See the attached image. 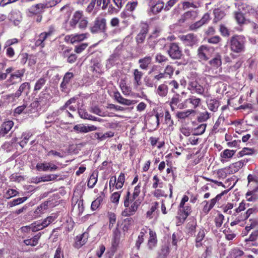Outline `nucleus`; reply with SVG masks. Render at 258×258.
I'll return each mask as SVG.
<instances>
[{
    "instance_id": "nucleus-1",
    "label": "nucleus",
    "mask_w": 258,
    "mask_h": 258,
    "mask_svg": "<svg viewBox=\"0 0 258 258\" xmlns=\"http://www.w3.org/2000/svg\"><path fill=\"white\" fill-rule=\"evenodd\" d=\"M123 203L124 209L121 212V215L123 217H131L134 215L138 211L141 204V200H134L131 199L130 196V189H127L123 195Z\"/></svg>"
},
{
    "instance_id": "nucleus-2",
    "label": "nucleus",
    "mask_w": 258,
    "mask_h": 258,
    "mask_svg": "<svg viewBox=\"0 0 258 258\" xmlns=\"http://www.w3.org/2000/svg\"><path fill=\"white\" fill-rule=\"evenodd\" d=\"M52 98V95L48 92V88L46 87L43 91L40 92L38 98L32 102L29 106L28 113H34L41 108H47L49 105Z\"/></svg>"
},
{
    "instance_id": "nucleus-3",
    "label": "nucleus",
    "mask_w": 258,
    "mask_h": 258,
    "mask_svg": "<svg viewBox=\"0 0 258 258\" xmlns=\"http://www.w3.org/2000/svg\"><path fill=\"white\" fill-rule=\"evenodd\" d=\"M246 39L242 35L235 34L231 36L229 40V46L231 52L239 55L246 51Z\"/></svg>"
},
{
    "instance_id": "nucleus-4",
    "label": "nucleus",
    "mask_w": 258,
    "mask_h": 258,
    "mask_svg": "<svg viewBox=\"0 0 258 258\" xmlns=\"http://www.w3.org/2000/svg\"><path fill=\"white\" fill-rule=\"evenodd\" d=\"M107 29L106 19L102 17H97L93 22L92 26L90 27V31L92 34H106Z\"/></svg>"
},
{
    "instance_id": "nucleus-5",
    "label": "nucleus",
    "mask_w": 258,
    "mask_h": 258,
    "mask_svg": "<svg viewBox=\"0 0 258 258\" xmlns=\"http://www.w3.org/2000/svg\"><path fill=\"white\" fill-rule=\"evenodd\" d=\"M43 4L39 3L32 6L26 11L27 16L31 18L35 17L37 23H40L43 18L42 14L44 12Z\"/></svg>"
},
{
    "instance_id": "nucleus-6",
    "label": "nucleus",
    "mask_w": 258,
    "mask_h": 258,
    "mask_svg": "<svg viewBox=\"0 0 258 258\" xmlns=\"http://www.w3.org/2000/svg\"><path fill=\"white\" fill-rule=\"evenodd\" d=\"M78 23L79 24V27L82 29H85L88 23L87 18L84 17L83 12L80 11L75 12L70 21V25L72 28H75Z\"/></svg>"
},
{
    "instance_id": "nucleus-7",
    "label": "nucleus",
    "mask_w": 258,
    "mask_h": 258,
    "mask_svg": "<svg viewBox=\"0 0 258 258\" xmlns=\"http://www.w3.org/2000/svg\"><path fill=\"white\" fill-rule=\"evenodd\" d=\"M55 32V29L54 25H51L49 26L47 31L41 33L36 37L35 44L36 46L43 48L45 46V41L54 35Z\"/></svg>"
},
{
    "instance_id": "nucleus-8",
    "label": "nucleus",
    "mask_w": 258,
    "mask_h": 258,
    "mask_svg": "<svg viewBox=\"0 0 258 258\" xmlns=\"http://www.w3.org/2000/svg\"><path fill=\"white\" fill-rule=\"evenodd\" d=\"M234 185L231 186L229 189L225 190L221 192L220 194L217 195L215 198L212 199L210 201H204L202 204H204L203 208V212L204 214H207L214 207L217 202H218L222 198V197L227 194L229 190L233 187Z\"/></svg>"
},
{
    "instance_id": "nucleus-9",
    "label": "nucleus",
    "mask_w": 258,
    "mask_h": 258,
    "mask_svg": "<svg viewBox=\"0 0 258 258\" xmlns=\"http://www.w3.org/2000/svg\"><path fill=\"white\" fill-rule=\"evenodd\" d=\"M191 213V208L190 206L185 205L181 207L180 205H179L177 215L176 217L178 225L183 224Z\"/></svg>"
},
{
    "instance_id": "nucleus-10",
    "label": "nucleus",
    "mask_w": 258,
    "mask_h": 258,
    "mask_svg": "<svg viewBox=\"0 0 258 258\" xmlns=\"http://www.w3.org/2000/svg\"><path fill=\"white\" fill-rule=\"evenodd\" d=\"M167 53L172 59H180L181 58L183 53L182 49L178 43L175 42L170 43L168 46Z\"/></svg>"
},
{
    "instance_id": "nucleus-11",
    "label": "nucleus",
    "mask_w": 258,
    "mask_h": 258,
    "mask_svg": "<svg viewBox=\"0 0 258 258\" xmlns=\"http://www.w3.org/2000/svg\"><path fill=\"white\" fill-rule=\"evenodd\" d=\"M213 52V49L212 48L205 45H202L198 49L197 56L200 60L206 61L211 57Z\"/></svg>"
},
{
    "instance_id": "nucleus-12",
    "label": "nucleus",
    "mask_w": 258,
    "mask_h": 258,
    "mask_svg": "<svg viewBox=\"0 0 258 258\" xmlns=\"http://www.w3.org/2000/svg\"><path fill=\"white\" fill-rule=\"evenodd\" d=\"M181 100V96L179 94H174L172 96L169 102V105L172 111L175 109H183L188 107V105L184 104V101L180 103Z\"/></svg>"
},
{
    "instance_id": "nucleus-13",
    "label": "nucleus",
    "mask_w": 258,
    "mask_h": 258,
    "mask_svg": "<svg viewBox=\"0 0 258 258\" xmlns=\"http://www.w3.org/2000/svg\"><path fill=\"white\" fill-rule=\"evenodd\" d=\"M25 69H21L10 74V77L8 79V82L11 85L16 84L22 81V78L24 77L25 73Z\"/></svg>"
},
{
    "instance_id": "nucleus-14",
    "label": "nucleus",
    "mask_w": 258,
    "mask_h": 258,
    "mask_svg": "<svg viewBox=\"0 0 258 258\" xmlns=\"http://www.w3.org/2000/svg\"><path fill=\"white\" fill-rule=\"evenodd\" d=\"M151 78H148L145 81L146 85L149 87L156 86L157 83L161 80L166 78L162 72H157V74L150 76Z\"/></svg>"
},
{
    "instance_id": "nucleus-15",
    "label": "nucleus",
    "mask_w": 258,
    "mask_h": 258,
    "mask_svg": "<svg viewBox=\"0 0 258 258\" xmlns=\"http://www.w3.org/2000/svg\"><path fill=\"white\" fill-rule=\"evenodd\" d=\"M163 116V113H156L155 115L150 116L147 120V124L152 130L157 129L160 124V117Z\"/></svg>"
},
{
    "instance_id": "nucleus-16",
    "label": "nucleus",
    "mask_w": 258,
    "mask_h": 258,
    "mask_svg": "<svg viewBox=\"0 0 258 258\" xmlns=\"http://www.w3.org/2000/svg\"><path fill=\"white\" fill-rule=\"evenodd\" d=\"M149 237L148 238L147 247L150 250H153L157 245L158 239L156 232L152 229H149Z\"/></svg>"
},
{
    "instance_id": "nucleus-17",
    "label": "nucleus",
    "mask_w": 258,
    "mask_h": 258,
    "mask_svg": "<svg viewBox=\"0 0 258 258\" xmlns=\"http://www.w3.org/2000/svg\"><path fill=\"white\" fill-rule=\"evenodd\" d=\"M188 89L191 93H197L201 95L204 94L205 91L203 86L196 80L189 82Z\"/></svg>"
},
{
    "instance_id": "nucleus-18",
    "label": "nucleus",
    "mask_w": 258,
    "mask_h": 258,
    "mask_svg": "<svg viewBox=\"0 0 258 258\" xmlns=\"http://www.w3.org/2000/svg\"><path fill=\"white\" fill-rule=\"evenodd\" d=\"M74 77V75L72 72H68L64 74L60 85V90L62 92L67 91L68 89L69 84L71 83Z\"/></svg>"
},
{
    "instance_id": "nucleus-19",
    "label": "nucleus",
    "mask_w": 258,
    "mask_h": 258,
    "mask_svg": "<svg viewBox=\"0 0 258 258\" xmlns=\"http://www.w3.org/2000/svg\"><path fill=\"white\" fill-rule=\"evenodd\" d=\"M180 39L186 45L192 46L197 41V36L192 33L179 36Z\"/></svg>"
},
{
    "instance_id": "nucleus-20",
    "label": "nucleus",
    "mask_w": 258,
    "mask_h": 258,
    "mask_svg": "<svg viewBox=\"0 0 258 258\" xmlns=\"http://www.w3.org/2000/svg\"><path fill=\"white\" fill-rule=\"evenodd\" d=\"M233 15L235 21L240 26L250 23V21L246 19L244 14L240 9L238 11L234 12Z\"/></svg>"
},
{
    "instance_id": "nucleus-21",
    "label": "nucleus",
    "mask_w": 258,
    "mask_h": 258,
    "mask_svg": "<svg viewBox=\"0 0 258 258\" xmlns=\"http://www.w3.org/2000/svg\"><path fill=\"white\" fill-rule=\"evenodd\" d=\"M152 56L146 55L139 59L138 63L140 69L147 71L152 63Z\"/></svg>"
},
{
    "instance_id": "nucleus-22",
    "label": "nucleus",
    "mask_w": 258,
    "mask_h": 258,
    "mask_svg": "<svg viewBox=\"0 0 258 258\" xmlns=\"http://www.w3.org/2000/svg\"><path fill=\"white\" fill-rule=\"evenodd\" d=\"M202 100L196 96H191L184 101V104L187 105L190 104L189 107L195 110L201 104Z\"/></svg>"
},
{
    "instance_id": "nucleus-23",
    "label": "nucleus",
    "mask_w": 258,
    "mask_h": 258,
    "mask_svg": "<svg viewBox=\"0 0 258 258\" xmlns=\"http://www.w3.org/2000/svg\"><path fill=\"white\" fill-rule=\"evenodd\" d=\"M30 86V83L28 82H25L22 83L20 86L18 90L16 92V93L8 95L7 96V99H9L10 98H12L13 99L15 98H19L21 95L22 92L25 90L27 88L29 89Z\"/></svg>"
},
{
    "instance_id": "nucleus-24",
    "label": "nucleus",
    "mask_w": 258,
    "mask_h": 258,
    "mask_svg": "<svg viewBox=\"0 0 258 258\" xmlns=\"http://www.w3.org/2000/svg\"><path fill=\"white\" fill-rule=\"evenodd\" d=\"M14 125V122L12 120H8L4 122L0 127V134L5 136L11 130Z\"/></svg>"
},
{
    "instance_id": "nucleus-25",
    "label": "nucleus",
    "mask_w": 258,
    "mask_h": 258,
    "mask_svg": "<svg viewBox=\"0 0 258 258\" xmlns=\"http://www.w3.org/2000/svg\"><path fill=\"white\" fill-rule=\"evenodd\" d=\"M195 18L194 11H187L184 13L179 20L180 23H189Z\"/></svg>"
},
{
    "instance_id": "nucleus-26",
    "label": "nucleus",
    "mask_w": 258,
    "mask_h": 258,
    "mask_svg": "<svg viewBox=\"0 0 258 258\" xmlns=\"http://www.w3.org/2000/svg\"><path fill=\"white\" fill-rule=\"evenodd\" d=\"M206 230L204 228H201L196 235L195 246L199 248L203 245L202 240L205 237Z\"/></svg>"
},
{
    "instance_id": "nucleus-27",
    "label": "nucleus",
    "mask_w": 258,
    "mask_h": 258,
    "mask_svg": "<svg viewBox=\"0 0 258 258\" xmlns=\"http://www.w3.org/2000/svg\"><path fill=\"white\" fill-rule=\"evenodd\" d=\"M209 64L212 68L217 69L222 65V56L217 53L214 57L209 61Z\"/></svg>"
},
{
    "instance_id": "nucleus-28",
    "label": "nucleus",
    "mask_w": 258,
    "mask_h": 258,
    "mask_svg": "<svg viewBox=\"0 0 258 258\" xmlns=\"http://www.w3.org/2000/svg\"><path fill=\"white\" fill-rule=\"evenodd\" d=\"M86 235L87 234L84 233L76 237L75 242L74 244V247L79 249L86 243L87 238H85Z\"/></svg>"
},
{
    "instance_id": "nucleus-29",
    "label": "nucleus",
    "mask_w": 258,
    "mask_h": 258,
    "mask_svg": "<svg viewBox=\"0 0 258 258\" xmlns=\"http://www.w3.org/2000/svg\"><path fill=\"white\" fill-rule=\"evenodd\" d=\"M41 235V233H38L30 239L24 240L23 242L27 246H35L38 244Z\"/></svg>"
},
{
    "instance_id": "nucleus-30",
    "label": "nucleus",
    "mask_w": 258,
    "mask_h": 258,
    "mask_svg": "<svg viewBox=\"0 0 258 258\" xmlns=\"http://www.w3.org/2000/svg\"><path fill=\"white\" fill-rule=\"evenodd\" d=\"M105 197L104 192H100V195L99 196L96 200L93 201L91 204V208L92 210L95 211L97 210L100 206L101 203L103 202V199Z\"/></svg>"
},
{
    "instance_id": "nucleus-31",
    "label": "nucleus",
    "mask_w": 258,
    "mask_h": 258,
    "mask_svg": "<svg viewBox=\"0 0 258 258\" xmlns=\"http://www.w3.org/2000/svg\"><path fill=\"white\" fill-rule=\"evenodd\" d=\"M144 73L139 71L138 69H136L134 70L133 72V76L134 79V85L138 86H140L142 84L141 80L143 76Z\"/></svg>"
},
{
    "instance_id": "nucleus-32",
    "label": "nucleus",
    "mask_w": 258,
    "mask_h": 258,
    "mask_svg": "<svg viewBox=\"0 0 258 258\" xmlns=\"http://www.w3.org/2000/svg\"><path fill=\"white\" fill-rule=\"evenodd\" d=\"M156 93L160 97H165L168 93V87L165 83L159 85L156 90Z\"/></svg>"
},
{
    "instance_id": "nucleus-33",
    "label": "nucleus",
    "mask_w": 258,
    "mask_h": 258,
    "mask_svg": "<svg viewBox=\"0 0 258 258\" xmlns=\"http://www.w3.org/2000/svg\"><path fill=\"white\" fill-rule=\"evenodd\" d=\"M196 111L194 109H188L183 111H178L176 113V117L178 119H185L188 118L191 114L195 113Z\"/></svg>"
},
{
    "instance_id": "nucleus-34",
    "label": "nucleus",
    "mask_w": 258,
    "mask_h": 258,
    "mask_svg": "<svg viewBox=\"0 0 258 258\" xmlns=\"http://www.w3.org/2000/svg\"><path fill=\"white\" fill-rule=\"evenodd\" d=\"M58 175L56 174H48L46 175L40 177H38L36 178V183H39L40 182H46V181H50L55 180Z\"/></svg>"
},
{
    "instance_id": "nucleus-35",
    "label": "nucleus",
    "mask_w": 258,
    "mask_h": 258,
    "mask_svg": "<svg viewBox=\"0 0 258 258\" xmlns=\"http://www.w3.org/2000/svg\"><path fill=\"white\" fill-rule=\"evenodd\" d=\"M46 79L44 77L39 78L36 82L34 87V92L37 93L40 91L45 85Z\"/></svg>"
},
{
    "instance_id": "nucleus-36",
    "label": "nucleus",
    "mask_w": 258,
    "mask_h": 258,
    "mask_svg": "<svg viewBox=\"0 0 258 258\" xmlns=\"http://www.w3.org/2000/svg\"><path fill=\"white\" fill-rule=\"evenodd\" d=\"M220 105V102L216 99H211L208 103V108L213 112H216L218 110V107Z\"/></svg>"
},
{
    "instance_id": "nucleus-37",
    "label": "nucleus",
    "mask_w": 258,
    "mask_h": 258,
    "mask_svg": "<svg viewBox=\"0 0 258 258\" xmlns=\"http://www.w3.org/2000/svg\"><path fill=\"white\" fill-rule=\"evenodd\" d=\"M141 183H139L138 185H137L134 189L133 192L132 194H131V191H130V196L131 197V199L134 200H141L139 196L141 192Z\"/></svg>"
},
{
    "instance_id": "nucleus-38",
    "label": "nucleus",
    "mask_w": 258,
    "mask_h": 258,
    "mask_svg": "<svg viewBox=\"0 0 258 258\" xmlns=\"http://www.w3.org/2000/svg\"><path fill=\"white\" fill-rule=\"evenodd\" d=\"M164 2L158 1L154 6H152L151 11L154 14H157L161 11L164 8Z\"/></svg>"
},
{
    "instance_id": "nucleus-39",
    "label": "nucleus",
    "mask_w": 258,
    "mask_h": 258,
    "mask_svg": "<svg viewBox=\"0 0 258 258\" xmlns=\"http://www.w3.org/2000/svg\"><path fill=\"white\" fill-rule=\"evenodd\" d=\"M120 88L122 93L125 96H128L131 92V88L128 86L124 80H121L120 83Z\"/></svg>"
},
{
    "instance_id": "nucleus-40",
    "label": "nucleus",
    "mask_w": 258,
    "mask_h": 258,
    "mask_svg": "<svg viewBox=\"0 0 258 258\" xmlns=\"http://www.w3.org/2000/svg\"><path fill=\"white\" fill-rule=\"evenodd\" d=\"M244 254V252L238 248L232 249L229 253L230 258H240Z\"/></svg>"
},
{
    "instance_id": "nucleus-41",
    "label": "nucleus",
    "mask_w": 258,
    "mask_h": 258,
    "mask_svg": "<svg viewBox=\"0 0 258 258\" xmlns=\"http://www.w3.org/2000/svg\"><path fill=\"white\" fill-rule=\"evenodd\" d=\"M214 18L213 20L214 23H217L218 21L222 20L225 16V13L219 9H215L214 11Z\"/></svg>"
},
{
    "instance_id": "nucleus-42",
    "label": "nucleus",
    "mask_w": 258,
    "mask_h": 258,
    "mask_svg": "<svg viewBox=\"0 0 258 258\" xmlns=\"http://www.w3.org/2000/svg\"><path fill=\"white\" fill-rule=\"evenodd\" d=\"M159 139L158 138H156L154 137H151L149 138V141L150 142L151 145L155 147L157 145V144L158 143L157 148L158 149H160L164 146L165 143L164 141H159Z\"/></svg>"
},
{
    "instance_id": "nucleus-43",
    "label": "nucleus",
    "mask_w": 258,
    "mask_h": 258,
    "mask_svg": "<svg viewBox=\"0 0 258 258\" xmlns=\"http://www.w3.org/2000/svg\"><path fill=\"white\" fill-rule=\"evenodd\" d=\"M87 37V33L76 34L71 38V42L72 43L81 42L85 40Z\"/></svg>"
},
{
    "instance_id": "nucleus-44",
    "label": "nucleus",
    "mask_w": 258,
    "mask_h": 258,
    "mask_svg": "<svg viewBox=\"0 0 258 258\" xmlns=\"http://www.w3.org/2000/svg\"><path fill=\"white\" fill-rule=\"evenodd\" d=\"M61 56L66 58L67 60L71 56L72 54L74 53L72 52V48L69 47H63L62 48V51L60 52Z\"/></svg>"
},
{
    "instance_id": "nucleus-45",
    "label": "nucleus",
    "mask_w": 258,
    "mask_h": 258,
    "mask_svg": "<svg viewBox=\"0 0 258 258\" xmlns=\"http://www.w3.org/2000/svg\"><path fill=\"white\" fill-rule=\"evenodd\" d=\"M159 207V203L155 202L152 204V206L150 209L146 213V217L147 218L152 219L153 218V213L158 209Z\"/></svg>"
},
{
    "instance_id": "nucleus-46",
    "label": "nucleus",
    "mask_w": 258,
    "mask_h": 258,
    "mask_svg": "<svg viewBox=\"0 0 258 258\" xmlns=\"http://www.w3.org/2000/svg\"><path fill=\"white\" fill-rule=\"evenodd\" d=\"M175 68L171 65L168 64L165 68L164 71L163 73L165 78L168 76L169 78H171L173 75Z\"/></svg>"
},
{
    "instance_id": "nucleus-47",
    "label": "nucleus",
    "mask_w": 258,
    "mask_h": 258,
    "mask_svg": "<svg viewBox=\"0 0 258 258\" xmlns=\"http://www.w3.org/2000/svg\"><path fill=\"white\" fill-rule=\"evenodd\" d=\"M107 216L109 219V228L111 229L113 227L116 221V216L113 212H108Z\"/></svg>"
},
{
    "instance_id": "nucleus-48",
    "label": "nucleus",
    "mask_w": 258,
    "mask_h": 258,
    "mask_svg": "<svg viewBox=\"0 0 258 258\" xmlns=\"http://www.w3.org/2000/svg\"><path fill=\"white\" fill-rule=\"evenodd\" d=\"M207 126L206 123H202L198 125L196 128L194 130V134L195 136H199L203 134L206 130V128Z\"/></svg>"
},
{
    "instance_id": "nucleus-49",
    "label": "nucleus",
    "mask_w": 258,
    "mask_h": 258,
    "mask_svg": "<svg viewBox=\"0 0 258 258\" xmlns=\"http://www.w3.org/2000/svg\"><path fill=\"white\" fill-rule=\"evenodd\" d=\"M125 181V174L121 172L118 177L117 181L116 183V188L120 189L123 186Z\"/></svg>"
},
{
    "instance_id": "nucleus-50",
    "label": "nucleus",
    "mask_w": 258,
    "mask_h": 258,
    "mask_svg": "<svg viewBox=\"0 0 258 258\" xmlns=\"http://www.w3.org/2000/svg\"><path fill=\"white\" fill-rule=\"evenodd\" d=\"M210 118V113L207 111L201 112L197 117V120L200 122L206 121Z\"/></svg>"
},
{
    "instance_id": "nucleus-51",
    "label": "nucleus",
    "mask_w": 258,
    "mask_h": 258,
    "mask_svg": "<svg viewBox=\"0 0 258 258\" xmlns=\"http://www.w3.org/2000/svg\"><path fill=\"white\" fill-rule=\"evenodd\" d=\"M165 122L168 127H171L174 124L173 120L168 110H166L164 113Z\"/></svg>"
},
{
    "instance_id": "nucleus-52",
    "label": "nucleus",
    "mask_w": 258,
    "mask_h": 258,
    "mask_svg": "<svg viewBox=\"0 0 258 258\" xmlns=\"http://www.w3.org/2000/svg\"><path fill=\"white\" fill-rule=\"evenodd\" d=\"M29 106L27 107V105L24 104L22 105L19 106L17 108H16L14 110V113L17 114H20L24 112L25 113H29L27 111H29Z\"/></svg>"
},
{
    "instance_id": "nucleus-53",
    "label": "nucleus",
    "mask_w": 258,
    "mask_h": 258,
    "mask_svg": "<svg viewBox=\"0 0 258 258\" xmlns=\"http://www.w3.org/2000/svg\"><path fill=\"white\" fill-rule=\"evenodd\" d=\"M36 169L39 171H46L49 169L50 163L43 162L37 163L36 166Z\"/></svg>"
},
{
    "instance_id": "nucleus-54",
    "label": "nucleus",
    "mask_w": 258,
    "mask_h": 258,
    "mask_svg": "<svg viewBox=\"0 0 258 258\" xmlns=\"http://www.w3.org/2000/svg\"><path fill=\"white\" fill-rule=\"evenodd\" d=\"M97 182V175H95L94 173H92L88 180L87 185L89 188H93Z\"/></svg>"
},
{
    "instance_id": "nucleus-55",
    "label": "nucleus",
    "mask_w": 258,
    "mask_h": 258,
    "mask_svg": "<svg viewBox=\"0 0 258 258\" xmlns=\"http://www.w3.org/2000/svg\"><path fill=\"white\" fill-rule=\"evenodd\" d=\"M224 220V216L222 214L218 213L217 216H216L214 222L217 228H220L222 226Z\"/></svg>"
},
{
    "instance_id": "nucleus-56",
    "label": "nucleus",
    "mask_w": 258,
    "mask_h": 258,
    "mask_svg": "<svg viewBox=\"0 0 258 258\" xmlns=\"http://www.w3.org/2000/svg\"><path fill=\"white\" fill-rule=\"evenodd\" d=\"M121 191H116L111 194L110 201L112 203L118 205L121 196Z\"/></svg>"
},
{
    "instance_id": "nucleus-57",
    "label": "nucleus",
    "mask_w": 258,
    "mask_h": 258,
    "mask_svg": "<svg viewBox=\"0 0 258 258\" xmlns=\"http://www.w3.org/2000/svg\"><path fill=\"white\" fill-rule=\"evenodd\" d=\"M27 199V197H22V198H19L16 199H14L12 201H10L9 203V205L11 207L18 205L24 202L25 201H26Z\"/></svg>"
},
{
    "instance_id": "nucleus-58",
    "label": "nucleus",
    "mask_w": 258,
    "mask_h": 258,
    "mask_svg": "<svg viewBox=\"0 0 258 258\" xmlns=\"http://www.w3.org/2000/svg\"><path fill=\"white\" fill-rule=\"evenodd\" d=\"M155 58L156 62L160 64L166 62L168 60V57L161 53H157Z\"/></svg>"
},
{
    "instance_id": "nucleus-59",
    "label": "nucleus",
    "mask_w": 258,
    "mask_h": 258,
    "mask_svg": "<svg viewBox=\"0 0 258 258\" xmlns=\"http://www.w3.org/2000/svg\"><path fill=\"white\" fill-rule=\"evenodd\" d=\"M235 151L229 149H225L221 153V157L222 158L228 159L232 157L234 155Z\"/></svg>"
},
{
    "instance_id": "nucleus-60",
    "label": "nucleus",
    "mask_w": 258,
    "mask_h": 258,
    "mask_svg": "<svg viewBox=\"0 0 258 258\" xmlns=\"http://www.w3.org/2000/svg\"><path fill=\"white\" fill-rule=\"evenodd\" d=\"M71 103V99L69 100L66 102L65 104L59 109V110L63 112L66 115H68V116L73 118V116L72 114L70 112H69L68 110L66 109L67 107L69 106Z\"/></svg>"
},
{
    "instance_id": "nucleus-61",
    "label": "nucleus",
    "mask_w": 258,
    "mask_h": 258,
    "mask_svg": "<svg viewBox=\"0 0 258 258\" xmlns=\"http://www.w3.org/2000/svg\"><path fill=\"white\" fill-rule=\"evenodd\" d=\"M48 202H45L39 205L35 211V213L37 214H41L44 211L48 208Z\"/></svg>"
},
{
    "instance_id": "nucleus-62",
    "label": "nucleus",
    "mask_w": 258,
    "mask_h": 258,
    "mask_svg": "<svg viewBox=\"0 0 258 258\" xmlns=\"http://www.w3.org/2000/svg\"><path fill=\"white\" fill-rule=\"evenodd\" d=\"M246 198L248 201H255L257 199L258 197L255 194V191L251 190L247 192Z\"/></svg>"
},
{
    "instance_id": "nucleus-63",
    "label": "nucleus",
    "mask_w": 258,
    "mask_h": 258,
    "mask_svg": "<svg viewBox=\"0 0 258 258\" xmlns=\"http://www.w3.org/2000/svg\"><path fill=\"white\" fill-rule=\"evenodd\" d=\"M257 211L256 208H249L247 211L241 216L242 220H245L247 219L249 216L254 213H256Z\"/></svg>"
},
{
    "instance_id": "nucleus-64",
    "label": "nucleus",
    "mask_w": 258,
    "mask_h": 258,
    "mask_svg": "<svg viewBox=\"0 0 258 258\" xmlns=\"http://www.w3.org/2000/svg\"><path fill=\"white\" fill-rule=\"evenodd\" d=\"M169 253V248L168 246H164L162 247L161 252L159 255V258H166Z\"/></svg>"
}]
</instances>
